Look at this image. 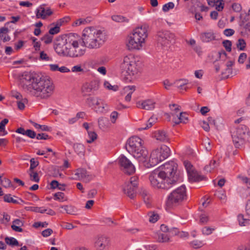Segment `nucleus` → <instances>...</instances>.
I'll list each match as a JSON object with an SVG mask.
<instances>
[{
    "instance_id": "36",
    "label": "nucleus",
    "mask_w": 250,
    "mask_h": 250,
    "mask_svg": "<svg viewBox=\"0 0 250 250\" xmlns=\"http://www.w3.org/2000/svg\"><path fill=\"white\" fill-rule=\"evenodd\" d=\"M188 80L187 79H180L176 80L174 83L176 85L177 87L180 90L183 89V86H185L188 83Z\"/></svg>"
},
{
    "instance_id": "19",
    "label": "nucleus",
    "mask_w": 250,
    "mask_h": 250,
    "mask_svg": "<svg viewBox=\"0 0 250 250\" xmlns=\"http://www.w3.org/2000/svg\"><path fill=\"white\" fill-rule=\"evenodd\" d=\"M45 4L41 5L39 7L36 9V17L37 19H41L45 20L48 17L50 16L53 13L50 7H44Z\"/></svg>"
},
{
    "instance_id": "33",
    "label": "nucleus",
    "mask_w": 250,
    "mask_h": 250,
    "mask_svg": "<svg viewBox=\"0 0 250 250\" xmlns=\"http://www.w3.org/2000/svg\"><path fill=\"white\" fill-rule=\"evenodd\" d=\"M50 25L54 26L50 28L48 32V33L52 36L58 34L60 31V27L58 26L56 22L52 23Z\"/></svg>"
},
{
    "instance_id": "5",
    "label": "nucleus",
    "mask_w": 250,
    "mask_h": 250,
    "mask_svg": "<svg viewBox=\"0 0 250 250\" xmlns=\"http://www.w3.org/2000/svg\"><path fill=\"white\" fill-rule=\"evenodd\" d=\"M233 143L236 147L239 148L250 141V132L245 125H240L230 130Z\"/></svg>"
},
{
    "instance_id": "41",
    "label": "nucleus",
    "mask_w": 250,
    "mask_h": 250,
    "mask_svg": "<svg viewBox=\"0 0 250 250\" xmlns=\"http://www.w3.org/2000/svg\"><path fill=\"white\" fill-rule=\"evenodd\" d=\"M74 149L75 152L79 155H83L84 152V147L81 144L74 145Z\"/></svg>"
},
{
    "instance_id": "31",
    "label": "nucleus",
    "mask_w": 250,
    "mask_h": 250,
    "mask_svg": "<svg viewBox=\"0 0 250 250\" xmlns=\"http://www.w3.org/2000/svg\"><path fill=\"white\" fill-rule=\"evenodd\" d=\"M79 52H80L79 50L77 51L76 50L75 47H74L73 45H71L68 47L66 56L76 57L77 54H79Z\"/></svg>"
},
{
    "instance_id": "29",
    "label": "nucleus",
    "mask_w": 250,
    "mask_h": 250,
    "mask_svg": "<svg viewBox=\"0 0 250 250\" xmlns=\"http://www.w3.org/2000/svg\"><path fill=\"white\" fill-rule=\"evenodd\" d=\"M158 242L160 243H167L170 242V236L168 234L164 233H160L158 234L157 238Z\"/></svg>"
},
{
    "instance_id": "46",
    "label": "nucleus",
    "mask_w": 250,
    "mask_h": 250,
    "mask_svg": "<svg viewBox=\"0 0 250 250\" xmlns=\"http://www.w3.org/2000/svg\"><path fill=\"white\" fill-rule=\"evenodd\" d=\"M217 166L216 161H211L210 164L208 165H207L205 167L204 169L207 172H211V171L215 168Z\"/></svg>"
},
{
    "instance_id": "17",
    "label": "nucleus",
    "mask_w": 250,
    "mask_h": 250,
    "mask_svg": "<svg viewBox=\"0 0 250 250\" xmlns=\"http://www.w3.org/2000/svg\"><path fill=\"white\" fill-rule=\"evenodd\" d=\"M110 245V239L105 235L98 236L94 243V246L97 250H108Z\"/></svg>"
},
{
    "instance_id": "2",
    "label": "nucleus",
    "mask_w": 250,
    "mask_h": 250,
    "mask_svg": "<svg viewBox=\"0 0 250 250\" xmlns=\"http://www.w3.org/2000/svg\"><path fill=\"white\" fill-rule=\"evenodd\" d=\"M82 43L90 49L100 47L106 40L105 33L93 27H88L83 30Z\"/></svg>"
},
{
    "instance_id": "32",
    "label": "nucleus",
    "mask_w": 250,
    "mask_h": 250,
    "mask_svg": "<svg viewBox=\"0 0 250 250\" xmlns=\"http://www.w3.org/2000/svg\"><path fill=\"white\" fill-rule=\"evenodd\" d=\"M157 120V118L154 116H151L148 120L147 121V123L146 124V125L144 127H141V128H139V130H145V129H146L147 128H149L150 127H151L152 125L156 122Z\"/></svg>"
},
{
    "instance_id": "57",
    "label": "nucleus",
    "mask_w": 250,
    "mask_h": 250,
    "mask_svg": "<svg viewBox=\"0 0 250 250\" xmlns=\"http://www.w3.org/2000/svg\"><path fill=\"white\" fill-rule=\"evenodd\" d=\"M214 228H211L208 227H205L202 229V231L204 235H209L211 234L213 231L214 230Z\"/></svg>"
},
{
    "instance_id": "50",
    "label": "nucleus",
    "mask_w": 250,
    "mask_h": 250,
    "mask_svg": "<svg viewBox=\"0 0 250 250\" xmlns=\"http://www.w3.org/2000/svg\"><path fill=\"white\" fill-rule=\"evenodd\" d=\"M70 20V19L69 17H65L62 19H60L58 20L56 22V23L61 27L62 25L64 24L65 23L68 22Z\"/></svg>"
},
{
    "instance_id": "10",
    "label": "nucleus",
    "mask_w": 250,
    "mask_h": 250,
    "mask_svg": "<svg viewBox=\"0 0 250 250\" xmlns=\"http://www.w3.org/2000/svg\"><path fill=\"white\" fill-rule=\"evenodd\" d=\"M149 179L151 185L155 188L167 189L170 187V185L167 183V179L162 176L157 170L151 173Z\"/></svg>"
},
{
    "instance_id": "6",
    "label": "nucleus",
    "mask_w": 250,
    "mask_h": 250,
    "mask_svg": "<svg viewBox=\"0 0 250 250\" xmlns=\"http://www.w3.org/2000/svg\"><path fill=\"white\" fill-rule=\"evenodd\" d=\"M170 149L166 145H163L152 151L149 161L145 163V166L149 168L154 167L160 162L165 160L170 155Z\"/></svg>"
},
{
    "instance_id": "49",
    "label": "nucleus",
    "mask_w": 250,
    "mask_h": 250,
    "mask_svg": "<svg viewBox=\"0 0 250 250\" xmlns=\"http://www.w3.org/2000/svg\"><path fill=\"white\" fill-rule=\"evenodd\" d=\"M54 196V199L56 200H59L60 201L66 200V199L65 197V195L63 192H58L57 193H55Z\"/></svg>"
},
{
    "instance_id": "1",
    "label": "nucleus",
    "mask_w": 250,
    "mask_h": 250,
    "mask_svg": "<svg viewBox=\"0 0 250 250\" xmlns=\"http://www.w3.org/2000/svg\"><path fill=\"white\" fill-rule=\"evenodd\" d=\"M19 82L25 92L40 99H47L54 92L53 83L36 73L24 72L19 76Z\"/></svg>"
},
{
    "instance_id": "35",
    "label": "nucleus",
    "mask_w": 250,
    "mask_h": 250,
    "mask_svg": "<svg viewBox=\"0 0 250 250\" xmlns=\"http://www.w3.org/2000/svg\"><path fill=\"white\" fill-rule=\"evenodd\" d=\"M88 137L89 139L86 140V142L91 144L97 139V134L93 131H88Z\"/></svg>"
},
{
    "instance_id": "26",
    "label": "nucleus",
    "mask_w": 250,
    "mask_h": 250,
    "mask_svg": "<svg viewBox=\"0 0 250 250\" xmlns=\"http://www.w3.org/2000/svg\"><path fill=\"white\" fill-rule=\"evenodd\" d=\"M173 118V122L176 125L181 123H186L188 120L187 115L185 112H180L178 116Z\"/></svg>"
},
{
    "instance_id": "44",
    "label": "nucleus",
    "mask_w": 250,
    "mask_h": 250,
    "mask_svg": "<svg viewBox=\"0 0 250 250\" xmlns=\"http://www.w3.org/2000/svg\"><path fill=\"white\" fill-rule=\"evenodd\" d=\"M8 123V120L6 118L0 122V132H3L2 135H5L7 134V132L5 129V126Z\"/></svg>"
},
{
    "instance_id": "43",
    "label": "nucleus",
    "mask_w": 250,
    "mask_h": 250,
    "mask_svg": "<svg viewBox=\"0 0 250 250\" xmlns=\"http://www.w3.org/2000/svg\"><path fill=\"white\" fill-rule=\"evenodd\" d=\"M39 60L45 62H50L52 61V59L51 57H49L48 54L44 51H42L40 53Z\"/></svg>"
},
{
    "instance_id": "21",
    "label": "nucleus",
    "mask_w": 250,
    "mask_h": 250,
    "mask_svg": "<svg viewBox=\"0 0 250 250\" xmlns=\"http://www.w3.org/2000/svg\"><path fill=\"white\" fill-rule=\"evenodd\" d=\"M139 195L141 196L144 203L147 206L151 204L152 197L149 191L145 188H142L139 191Z\"/></svg>"
},
{
    "instance_id": "61",
    "label": "nucleus",
    "mask_w": 250,
    "mask_h": 250,
    "mask_svg": "<svg viewBox=\"0 0 250 250\" xmlns=\"http://www.w3.org/2000/svg\"><path fill=\"white\" fill-rule=\"evenodd\" d=\"M48 224L46 222H37L34 223L33 225V227L35 228H38L40 227H42V228L47 227Z\"/></svg>"
},
{
    "instance_id": "39",
    "label": "nucleus",
    "mask_w": 250,
    "mask_h": 250,
    "mask_svg": "<svg viewBox=\"0 0 250 250\" xmlns=\"http://www.w3.org/2000/svg\"><path fill=\"white\" fill-rule=\"evenodd\" d=\"M61 208L63 209L69 214H76V209L72 206H62Z\"/></svg>"
},
{
    "instance_id": "25",
    "label": "nucleus",
    "mask_w": 250,
    "mask_h": 250,
    "mask_svg": "<svg viewBox=\"0 0 250 250\" xmlns=\"http://www.w3.org/2000/svg\"><path fill=\"white\" fill-rule=\"evenodd\" d=\"M188 174V180L191 182H199L205 179L204 176L199 175L195 170Z\"/></svg>"
},
{
    "instance_id": "4",
    "label": "nucleus",
    "mask_w": 250,
    "mask_h": 250,
    "mask_svg": "<svg viewBox=\"0 0 250 250\" xmlns=\"http://www.w3.org/2000/svg\"><path fill=\"white\" fill-rule=\"evenodd\" d=\"M147 25L136 28L128 38L126 46L129 50H140L147 37Z\"/></svg>"
},
{
    "instance_id": "60",
    "label": "nucleus",
    "mask_w": 250,
    "mask_h": 250,
    "mask_svg": "<svg viewBox=\"0 0 250 250\" xmlns=\"http://www.w3.org/2000/svg\"><path fill=\"white\" fill-rule=\"evenodd\" d=\"M174 7V4L172 2H169L165 4L163 6V10L164 12H167L169 9L173 8Z\"/></svg>"
},
{
    "instance_id": "13",
    "label": "nucleus",
    "mask_w": 250,
    "mask_h": 250,
    "mask_svg": "<svg viewBox=\"0 0 250 250\" xmlns=\"http://www.w3.org/2000/svg\"><path fill=\"white\" fill-rule=\"evenodd\" d=\"M174 35L168 31H161L158 32V42L164 47H168L174 40Z\"/></svg>"
},
{
    "instance_id": "56",
    "label": "nucleus",
    "mask_w": 250,
    "mask_h": 250,
    "mask_svg": "<svg viewBox=\"0 0 250 250\" xmlns=\"http://www.w3.org/2000/svg\"><path fill=\"white\" fill-rule=\"evenodd\" d=\"M0 183L1 185L5 188H9L12 186L11 181L7 178L1 179Z\"/></svg>"
},
{
    "instance_id": "18",
    "label": "nucleus",
    "mask_w": 250,
    "mask_h": 250,
    "mask_svg": "<svg viewBox=\"0 0 250 250\" xmlns=\"http://www.w3.org/2000/svg\"><path fill=\"white\" fill-rule=\"evenodd\" d=\"M81 38L79 37L77 35L74 34H71L70 41H68L69 42L70 46L73 45L75 47L76 50H80L79 54H77L76 57H79L83 56L85 53V47L84 44L82 43V44L80 45V42H81Z\"/></svg>"
},
{
    "instance_id": "20",
    "label": "nucleus",
    "mask_w": 250,
    "mask_h": 250,
    "mask_svg": "<svg viewBox=\"0 0 250 250\" xmlns=\"http://www.w3.org/2000/svg\"><path fill=\"white\" fill-rule=\"evenodd\" d=\"M155 102L152 100H146L137 103V106L140 108L151 110L155 108Z\"/></svg>"
},
{
    "instance_id": "51",
    "label": "nucleus",
    "mask_w": 250,
    "mask_h": 250,
    "mask_svg": "<svg viewBox=\"0 0 250 250\" xmlns=\"http://www.w3.org/2000/svg\"><path fill=\"white\" fill-rule=\"evenodd\" d=\"M3 200L5 202L7 203H12L14 204H17L18 202L13 198L11 195L10 194H5L3 196Z\"/></svg>"
},
{
    "instance_id": "11",
    "label": "nucleus",
    "mask_w": 250,
    "mask_h": 250,
    "mask_svg": "<svg viewBox=\"0 0 250 250\" xmlns=\"http://www.w3.org/2000/svg\"><path fill=\"white\" fill-rule=\"evenodd\" d=\"M71 35L68 37H59L56 40L54 48L56 52L60 56H66L68 47L70 46Z\"/></svg>"
},
{
    "instance_id": "58",
    "label": "nucleus",
    "mask_w": 250,
    "mask_h": 250,
    "mask_svg": "<svg viewBox=\"0 0 250 250\" xmlns=\"http://www.w3.org/2000/svg\"><path fill=\"white\" fill-rule=\"evenodd\" d=\"M223 44L226 50L230 52L231 50V42L229 40H225L223 42Z\"/></svg>"
},
{
    "instance_id": "16",
    "label": "nucleus",
    "mask_w": 250,
    "mask_h": 250,
    "mask_svg": "<svg viewBox=\"0 0 250 250\" xmlns=\"http://www.w3.org/2000/svg\"><path fill=\"white\" fill-rule=\"evenodd\" d=\"M219 55L220 62L227 61L225 64L223 62L222 68L224 70V73L228 75L232 73V67L234 63L233 60H229L227 59V54L224 50H221L218 52Z\"/></svg>"
},
{
    "instance_id": "42",
    "label": "nucleus",
    "mask_w": 250,
    "mask_h": 250,
    "mask_svg": "<svg viewBox=\"0 0 250 250\" xmlns=\"http://www.w3.org/2000/svg\"><path fill=\"white\" fill-rule=\"evenodd\" d=\"M111 19L113 21L119 22H127L129 21V20L127 19L121 15H113L112 16Z\"/></svg>"
},
{
    "instance_id": "15",
    "label": "nucleus",
    "mask_w": 250,
    "mask_h": 250,
    "mask_svg": "<svg viewBox=\"0 0 250 250\" xmlns=\"http://www.w3.org/2000/svg\"><path fill=\"white\" fill-rule=\"evenodd\" d=\"M99 87V83L97 81H93L90 83H84L82 88V92L83 96L94 95Z\"/></svg>"
},
{
    "instance_id": "53",
    "label": "nucleus",
    "mask_w": 250,
    "mask_h": 250,
    "mask_svg": "<svg viewBox=\"0 0 250 250\" xmlns=\"http://www.w3.org/2000/svg\"><path fill=\"white\" fill-rule=\"evenodd\" d=\"M169 106L171 110L174 112V113L171 114L172 116L173 117H174L176 114L180 110V106L176 104H169Z\"/></svg>"
},
{
    "instance_id": "24",
    "label": "nucleus",
    "mask_w": 250,
    "mask_h": 250,
    "mask_svg": "<svg viewBox=\"0 0 250 250\" xmlns=\"http://www.w3.org/2000/svg\"><path fill=\"white\" fill-rule=\"evenodd\" d=\"M200 39L203 42H208L216 40L215 34L211 31L202 33L200 34Z\"/></svg>"
},
{
    "instance_id": "54",
    "label": "nucleus",
    "mask_w": 250,
    "mask_h": 250,
    "mask_svg": "<svg viewBox=\"0 0 250 250\" xmlns=\"http://www.w3.org/2000/svg\"><path fill=\"white\" fill-rule=\"evenodd\" d=\"M184 165L185 168L187 170L188 174L189 173H190L191 171L195 170L193 166L188 161H184Z\"/></svg>"
},
{
    "instance_id": "63",
    "label": "nucleus",
    "mask_w": 250,
    "mask_h": 250,
    "mask_svg": "<svg viewBox=\"0 0 250 250\" xmlns=\"http://www.w3.org/2000/svg\"><path fill=\"white\" fill-rule=\"evenodd\" d=\"M39 165L38 161H35L34 158H32L30 160V166L29 171H32L36 167Z\"/></svg>"
},
{
    "instance_id": "40",
    "label": "nucleus",
    "mask_w": 250,
    "mask_h": 250,
    "mask_svg": "<svg viewBox=\"0 0 250 250\" xmlns=\"http://www.w3.org/2000/svg\"><path fill=\"white\" fill-rule=\"evenodd\" d=\"M203 245V242L199 240H193L189 243L190 246L195 249L201 248Z\"/></svg>"
},
{
    "instance_id": "30",
    "label": "nucleus",
    "mask_w": 250,
    "mask_h": 250,
    "mask_svg": "<svg viewBox=\"0 0 250 250\" xmlns=\"http://www.w3.org/2000/svg\"><path fill=\"white\" fill-rule=\"evenodd\" d=\"M135 87L134 86H127L124 88V90L129 92L127 95L125 97V100L129 102L131 100L132 93L135 91Z\"/></svg>"
},
{
    "instance_id": "64",
    "label": "nucleus",
    "mask_w": 250,
    "mask_h": 250,
    "mask_svg": "<svg viewBox=\"0 0 250 250\" xmlns=\"http://www.w3.org/2000/svg\"><path fill=\"white\" fill-rule=\"evenodd\" d=\"M25 135L27 136L30 138L33 139L36 137V133L32 130L27 129L26 130Z\"/></svg>"
},
{
    "instance_id": "22",
    "label": "nucleus",
    "mask_w": 250,
    "mask_h": 250,
    "mask_svg": "<svg viewBox=\"0 0 250 250\" xmlns=\"http://www.w3.org/2000/svg\"><path fill=\"white\" fill-rule=\"evenodd\" d=\"M75 175L79 178L83 180L85 182H88L93 178L92 175L89 174L84 169L79 168L77 170Z\"/></svg>"
},
{
    "instance_id": "55",
    "label": "nucleus",
    "mask_w": 250,
    "mask_h": 250,
    "mask_svg": "<svg viewBox=\"0 0 250 250\" xmlns=\"http://www.w3.org/2000/svg\"><path fill=\"white\" fill-rule=\"evenodd\" d=\"M28 102L27 99L24 98L21 100L17 102V105L18 108L20 110H23L25 107V104H27Z\"/></svg>"
},
{
    "instance_id": "52",
    "label": "nucleus",
    "mask_w": 250,
    "mask_h": 250,
    "mask_svg": "<svg viewBox=\"0 0 250 250\" xmlns=\"http://www.w3.org/2000/svg\"><path fill=\"white\" fill-rule=\"evenodd\" d=\"M148 215L149 216V221L151 223L156 222L159 218L158 214L153 212H150L148 213Z\"/></svg>"
},
{
    "instance_id": "9",
    "label": "nucleus",
    "mask_w": 250,
    "mask_h": 250,
    "mask_svg": "<svg viewBox=\"0 0 250 250\" xmlns=\"http://www.w3.org/2000/svg\"><path fill=\"white\" fill-rule=\"evenodd\" d=\"M177 168V164L170 161L162 166L158 170L162 176L167 179V184L171 185L175 183L178 179L176 174Z\"/></svg>"
},
{
    "instance_id": "45",
    "label": "nucleus",
    "mask_w": 250,
    "mask_h": 250,
    "mask_svg": "<svg viewBox=\"0 0 250 250\" xmlns=\"http://www.w3.org/2000/svg\"><path fill=\"white\" fill-rule=\"evenodd\" d=\"M53 38V36L49 33H47L42 37L41 40L47 44L50 43L52 42Z\"/></svg>"
},
{
    "instance_id": "7",
    "label": "nucleus",
    "mask_w": 250,
    "mask_h": 250,
    "mask_svg": "<svg viewBox=\"0 0 250 250\" xmlns=\"http://www.w3.org/2000/svg\"><path fill=\"white\" fill-rule=\"evenodd\" d=\"M187 198L186 188L182 186L173 190L167 196L166 201L167 208H173L182 204Z\"/></svg>"
},
{
    "instance_id": "48",
    "label": "nucleus",
    "mask_w": 250,
    "mask_h": 250,
    "mask_svg": "<svg viewBox=\"0 0 250 250\" xmlns=\"http://www.w3.org/2000/svg\"><path fill=\"white\" fill-rule=\"evenodd\" d=\"M246 46V43L243 39H239L236 43V46L240 50H244Z\"/></svg>"
},
{
    "instance_id": "38",
    "label": "nucleus",
    "mask_w": 250,
    "mask_h": 250,
    "mask_svg": "<svg viewBox=\"0 0 250 250\" xmlns=\"http://www.w3.org/2000/svg\"><path fill=\"white\" fill-rule=\"evenodd\" d=\"M26 209L28 210H31L32 211H34L35 212H40L41 213H43L47 211V209L44 208L43 207H26Z\"/></svg>"
},
{
    "instance_id": "14",
    "label": "nucleus",
    "mask_w": 250,
    "mask_h": 250,
    "mask_svg": "<svg viewBox=\"0 0 250 250\" xmlns=\"http://www.w3.org/2000/svg\"><path fill=\"white\" fill-rule=\"evenodd\" d=\"M118 163L124 172L128 175L133 174L135 168L131 161L124 155L120 156L118 158Z\"/></svg>"
},
{
    "instance_id": "8",
    "label": "nucleus",
    "mask_w": 250,
    "mask_h": 250,
    "mask_svg": "<svg viewBox=\"0 0 250 250\" xmlns=\"http://www.w3.org/2000/svg\"><path fill=\"white\" fill-rule=\"evenodd\" d=\"M122 67L129 75H137L141 72L142 62L138 57L129 55L124 57Z\"/></svg>"
},
{
    "instance_id": "12",
    "label": "nucleus",
    "mask_w": 250,
    "mask_h": 250,
    "mask_svg": "<svg viewBox=\"0 0 250 250\" xmlns=\"http://www.w3.org/2000/svg\"><path fill=\"white\" fill-rule=\"evenodd\" d=\"M138 185V178L136 176H132L129 181H126L123 186V190L130 199H134L136 196V189Z\"/></svg>"
},
{
    "instance_id": "27",
    "label": "nucleus",
    "mask_w": 250,
    "mask_h": 250,
    "mask_svg": "<svg viewBox=\"0 0 250 250\" xmlns=\"http://www.w3.org/2000/svg\"><path fill=\"white\" fill-rule=\"evenodd\" d=\"M237 220L240 226H246L250 225V218L247 215L245 217L243 214H239L237 216Z\"/></svg>"
},
{
    "instance_id": "59",
    "label": "nucleus",
    "mask_w": 250,
    "mask_h": 250,
    "mask_svg": "<svg viewBox=\"0 0 250 250\" xmlns=\"http://www.w3.org/2000/svg\"><path fill=\"white\" fill-rule=\"evenodd\" d=\"M104 86L109 89L112 90L113 91H116L118 89V86L116 85H112L111 84L107 81H105L104 83Z\"/></svg>"
},
{
    "instance_id": "37",
    "label": "nucleus",
    "mask_w": 250,
    "mask_h": 250,
    "mask_svg": "<svg viewBox=\"0 0 250 250\" xmlns=\"http://www.w3.org/2000/svg\"><path fill=\"white\" fill-rule=\"evenodd\" d=\"M100 104H102V106L98 107V108L96 109V112H103L104 108V105L106 104L103 103V101L101 99L99 98H95V105L99 106Z\"/></svg>"
},
{
    "instance_id": "3",
    "label": "nucleus",
    "mask_w": 250,
    "mask_h": 250,
    "mask_svg": "<svg viewBox=\"0 0 250 250\" xmlns=\"http://www.w3.org/2000/svg\"><path fill=\"white\" fill-rule=\"evenodd\" d=\"M143 141L139 137L133 136L127 141L126 149L134 158L143 163L146 162L147 151L143 146Z\"/></svg>"
},
{
    "instance_id": "62",
    "label": "nucleus",
    "mask_w": 250,
    "mask_h": 250,
    "mask_svg": "<svg viewBox=\"0 0 250 250\" xmlns=\"http://www.w3.org/2000/svg\"><path fill=\"white\" fill-rule=\"evenodd\" d=\"M11 96L15 98L18 101L23 99L22 96L21 95V94L17 91H14V90L12 91H11Z\"/></svg>"
},
{
    "instance_id": "28",
    "label": "nucleus",
    "mask_w": 250,
    "mask_h": 250,
    "mask_svg": "<svg viewBox=\"0 0 250 250\" xmlns=\"http://www.w3.org/2000/svg\"><path fill=\"white\" fill-rule=\"evenodd\" d=\"M9 29L7 27H3L0 28V38L2 39L3 42H6L10 41V37L6 35L8 32Z\"/></svg>"
},
{
    "instance_id": "23",
    "label": "nucleus",
    "mask_w": 250,
    "mask_h": 250,
    "mask_svg": "<svg viewBox=\"0 0 250 250\" xmlns=\"http://www.w3.org/2000/svg\"><path fill=\"white\" fill-rule=\"evenodd\" d=\"M153 135L156 140L161 142H167L169 141V137L167 133L163 130H159L155 131Z\"/></svg>"
},
{
    "instance_id": "47",
    "label": "nucleus",
    "mask_w": 250,
    "mask_h": 250,
    "mask_svg": "<svg viewBox=\"0 0 250 250\" xmlns=\"http://www.w3.org/2000/svg\"><path fill=\"white\" fill-rule=\"evenodd\" d=\"M29 174L30 175V180L32 181H34L37 183L39 182L40 178L37 172H34V170H32V171H29Z\"/></svg>"
},
{
    "instance_id": "34",
    "label": "nucleus",
    "mask_w": 250,
    "mask_h": 250,
    "mask_svg": "<svg viewBox=\"0 0 250 250\" xmlns=\"http://www.w3.org/2000/svg\"><path fill=\"white\" fill-rule=\"evenodd\" d=\"M5 243L12 247L19 246V242L14 237H6L5 238Z\"/></svg>"
}]
</instances>
